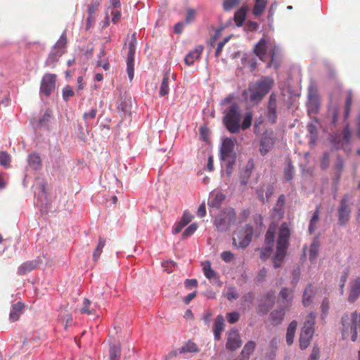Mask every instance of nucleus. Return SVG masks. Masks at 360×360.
Masks as SVG:
<instances>
[{
    "mask_svg": "<svg viewBox=\"0 0 360 360\" xmlns=\"http://www.w3.org/2000/svg\"><path fill=\"white\" fill-rule=\"evenodd\" d=\"M278 298L281 302L286 308H288L292 304L294 290L289 288H283L279 292Z\"/></svg>",
    "mask_w": 360,
    "mask_h": 360,
    "instance_id": "f3484780",
    "label": "nucleus"
},
{
    "mask_svg": "<svg viewBox=\"0 0 360 360\" xmlns=\"http://www.w3.org/2000/svg\"><path fill=\"white\" fill-rule=\"evenodd\" d=\"M242 344V340L238 331L236 329L231 330L228 333L226 347L228 349L233 351L238 349Z\"/></svg>",
    "mask_w": 360,
    "mask_h": 360,
    "instance_id": "ddd939ff",
    "label": "nucleus"
},
{
    "mask_svg": "<svg viewBox=\"0 0 360 360\" xmlns=\"http://www.w3.org/2000/svg\"><path fill=\"white\" fill-rule=\"evenodd\" d=\"M349 195H345L338 209V222L340 226H345L350 219V209L349 205Z\"/></svg>",
    "mask_w": 360,
    "mask_h": 360,
    "instance_id": "1a4fd4ad",
    "label": "nucleus"
},
{
    "mask_svg": "<svg viewBox=\"0 0 360 360\" xmlns=\"http://www.w3.org/2000/svg\"><path fill=\"white\" fill-rule=\"evenodd\" d=\"M308 98H319L318 89L315 84H311L308 88Z\"/></svg>",
    "mask_w": 360,
    "mask_h": 360,
    "instance_id": "774afa93",
    "label": "nucleus"
},
{
    "mask_svg": "<svg viewBox=\"0 0 360 360\" xmlns=\"http://www.w3.org/2000/svg\"><path fill=\"white\" fill-rule=\"evenodd\" d=\"M198 226L195 223L189 225L184 231L183 236L184 238L191 236L197 229Z\"/></svg>",
    "mask_w": 360,
    "mask_h": 360,
    "instance_id": "338daca9",
    "label": "nucleus"
},
{
    "mask_svg": "<svg viewBox=\"0 0 360 360\" xmlns=\"http://www.w3.org/2000/svg\"><path fill=\"white\" fill-rule=\"evenodd\" d=\"M224 199L225 195L221 192H218L212 195V198L209 202L208 205L210 207L219 208Z\"/></svg>",
    "mask_w": 360,
    "mask_h": 360,
    "instance_id": "473e14b6",
    "label": "nucleus"
},
{
    "mask_svg": "<svg viewBox=\"0 0 360 360\" xmlns=\"http://www.w3.org/2000/svg\"><path fill=\"white\" fill-rule=\"evenodd\" d=\"M193 216L188 211H185L181 219L179 221L174 230V233H179L182 229L191 222Z\"/></svg>",
    "mask_w": 360,
    "mask_h": 360,
    "instance_id": "bb28decb",
    "label": "nucleus"
},
{
    "mask_svg": "<svg viewBox=\"0 0 360 360\" xmlns=\"http://www.w3.org/2000/svg\"><path fill=\"white\" fill-rule=\"evenodd\" d=\"M319 214H320V207L316 206V210L311 218L309 225V231L311 234L314 232L316 229V223L319 220Z\"/></svg>",
    "mask_w": 360,
    "mask_h": 360,
    "instance_id": "c9c22d12",
    "label": "nucleus"
},
{
    "mask_svg": "<svg viewBox=\"0 0 360 360\" xmlns=\"http://www.w3.org/2000/svg\"><path fill=\"white\" fill-rule=\"evenodd\" d=\"M285 196L284 194L279 195L278 200L273 209L274 216L278 219L283 217L285 213Z\"/></svg>",
    "mask_w": 360,
    "mask_h": 360,
    "instance_id": "4be33fe9",
    "label": "nucleus"
},
{
    "mask_svg": "<svg viewBox=\"0 0 360 360\" xmlns=\"http://www.w3.org/2000/svg\"><path fill=\"white\" fill-rule=\"evenodd\" d=\"M339 106L338 105H331L328 110V115L332 118V123L335 125L338 122Z\"/></svg>",
    "mask_w": 360,
    "mask_h": 360,
    "instance_id": "a18cd8bd",
    "label": "nucleus"
},
{
    "mask_svg": "<svg viewBox=\"0 0 360 360\" xmlns=\"http://www.w3.org/2000/svg\"><path fill=\"white\" fill-rule=\"evenodd\" d=\"M290 236V231L288 224L286 222H283L279 227L276 252L272 258L274 268L281 266L283 263L288 248Z\"/></svg>",
    "mask_w": 360,
    "mask_h": 360,
    "instance_id": "f03ea898",
    "label": "nucleus"
},
{
    "mask_svg": "<svg viewBox=\"0 0 360 360\" xmlns=\"http://www.w3.org/2000/svg\"><path fill=\"white\" fill-rule=\"evenodd\" d=\"M169 73H165L162 80V83L160 88V96H165L169 93Z\"/></svg>",
    "mask_w": 360,
    "mask_h": 360,
    "instance_id": "e433bc0d",
    "label": "nucleus"
},
{
    "mask_svg": "<svg viewBox=\"0 0 360 360\" xmlns=\"http://www.w3.org/2000/svg\"><path fill=\"white\" fill-rule=\"evenodd\" d=\"M315 294V288L311 283L308 284L302 295V304L304 307H308L312 303Z\"/></svg>",
    "mask_w": 360,
    "mask_h": 360,
    "instance_id": "412c9836",
    "label": "nucleus"
},
{
    "mask_svg": "<svg viewBox=\"0 0 360 360\" xmlns=\"http://www.w3.org/2000/svg\"><path fill=\"white\" fill-rule=\"evenodd\" d=\"M267 118L268 120L274 124L277 120V98L275 93H271L268 102L267 106Z\"/></svg>",
    "mask_w": 360,
    "mask_h": 360,
    "instance_id": "4468645a",
    "label": "nucleus"
},
{
    "mask_svg": "<svg viewBox=\"0 0 360 360\" xmlns=\"http://www.w3.org/2000/svg\"><path fill=\"white\" fill-rule=\"evenodd\" d=\"M274 85V80L267 76L262 77L259 79L249 85L248 91L250 92V101L259 103L269 92Z\"/></svg>",
    "mask_w": 360,
    "mask_h": 360,
    "instance_id": "7ed1b4c3",
    "label": "nucleus"
},
{
    "mask_svg": "<svg viewBox=\"0 0 360 360\" xmlns=\"http://www.w3.org/2000/svg\"><path fill=\"white\" fill-rule=\"evenodd\" d=\"M340 330L343 340L350 338L352 342H355L360 331V313L354 311L350 315L347 313L343 314Z\"/></svg>",
    "mask_w": 360,
    "mask_h": 360,
    "instance_id": "f257e3e1",
    "label": "nucleus"
},
{
    "mask_svg": "<svg viewBox=\"0 0 360 360\" xmlns=\"http://www.w3.org/2000/svg\"><path fill=\"white\" fill-rule=\"evenodd\" d=\"M91 304V302L89 300L84 298L83 300V307L80 309L82 314H86L88 315H91L94 314L93 310L89 309V306Z\"/></svg>",
    "mask_w": 360,
    "mask_h": 360,
    "instance_id": "bf43d9fd",
    "label": "nucleus"
},
{
    "mask_svg": "<svg viewBox=\"0 0 360 360\" xmlns=\"http://www.w3.org/2000/svg\"><path fill=\"white\" fill-rule=\"evenodd\" d=\"M308 131L310 134V143L314 144L316 140V136H317V129L316 127L312 124H310L307 126Z\"/></svg>",
    "mask_w": 360,
    "mask_h": 360,
    "instance_id": "4d7b16f0",
    "label": "nucleus"
},
{
    "mask_svg": "<svg viewBox=\"0 0 360 360\" xmlns=\"http://www.w3.org/2000/svg\"><path fill=\"white\" fill-rule=\"evenodd\" d=\"M63 53L64 51L55 50L54 48H53L46 61V66H51L53 68L56 63L58 60Z\"/></svg>",
    "mask_w": 360,
    "mask_h": 360,
    "instance_id": "cd10ccee",
    "label": "nucleus"
},
{
    "mask_svg": "<svg viewBox=\"0 0 360 360\" xmlns=\"http://www.w3.org/2000/svg\"><path fill=\"white\" fill-rule=\"evenodd\" d=\"M224 319L221 314L218 315L214 319L213 331L214 339L219 340L221 338V333L224 330Z\"/></svg>",
    "mask_w": 360,
    "mask_h": 360,
    "instance_id": "5701e85b",
    "label": "nucleus"
},
{
    "mask_svg": "<svg viewBox=\"0 0 360 360\" xmlns=\"http://www.w3.org/2000/svg\"><path fill=\"white\" fill-rule=\"evenodd\" d=\"M285 315V310L283 309H275L270 314L271 321L274 324H279L283 321Z\"/></svg>",
    "mask_w": 360,
    "mask_h": 360,
    "instance_id": "72a5a7b5",
    "label": "nucleus"
},
{
    "mask_svg": "<svg viewBox=\"0 0 360 360\" xmlns=\"http://www.w3.org/2000/svg\"><path fill=\"white\" fill-rule=\"evenodd\" d=\"M56 80V75L55 74H45L41 82L40 92L46 96H50L55 89Z\"/></svg>",
    "mask_w": 360,
    "mask_h": 360,
    "instance_id": "9d476101",
    "label": "nucleus"
},
{
    "mask_svg": "<svg viewBox=\"0 0 360 360\" xmlns=\"http://www.w3.org/2000/svg\"><path fill=\"white\" fill-rule=\"evenodd\" d=\"M274 229L269 228L265 235V243L266 245H274Z\"/></svg>",
    "mask_w": 360,
    "mask_h": 360,
    "instance_id": "e2e57ef3",
    "label": "nucleus"
},
{
    "mask_svg": "<svg viewBox=\"0 0 360 360\" xmlns=\"http://www.w3.org/2000/svg\"><path fill=\"white\" fill-rule=\"evenodd\" d=\"M319 251V243L317 241H313L309 248V257L311 261H314Z\"/></svg>",
    "mask_w": 360,
    "mask_h": 360,
    "instance_id": "3c124183",
    "label": "nucleus"
},
{
    "mask_svg": "<svg viewBox=\"0 0 360 360\" xmlns=\"http://www.w3.org/2000/svg\"><path fill=\"white\" fill-rule=\"evenodd\" d=\"M314 330L302 329L300 335V347L302 349H306L310 344Z\"/></svg>",
    "mask_w": 360,
    "mask_h": 360,
    "instance_id": "aec40b11",
    "label": "nucleus"
},
{
    "mask_svg": "<svg viewBox=\"0 0 360 360\" xmlns=\"http://www.w3.org/2000/svg\"><path fill=\"white\" fill-rule=\"evenodd\" d=\"M39 263V261L37 259L25 262L18 267V274L19 275H25L37 269Z\"/></svg>",
    "mask_w": 360,
    "mask_h": 360,
    "instance_id": "6ab92c4d",
    "label": "nucleus"
},
{
    "mask_svg": "<svg viewBox=\"0 0 360 360\" xmlns=\"http://www.w3.org/2000/svg\"><path fill=\"white\" fill-rule=\"evenodd\" d=\"M226 319L229 323H235L240 319V314L238 311L229 312L226 314Z\"/></svg>",
    "mask_w": 360,
    "mask_h": 360,
    "instance_id": "0e129e2a",
    "label": "nucleus"
},
{
    "mask_svg": "<svg viewBox=\"0 0 360 360\" xmlns=\"http://www.w3.org/2000/svg\"><path fill=\"white\" fill-rule=\"evenodd\" d=\"M247 8L241 7L234 14V20L238 26H241L246 18Z\"/></svg>",
    "mask_w": 360,
    "mask_h": 360,
    "instance_id": "f704fd0d",
    "label": "nucleus"
},
{
    "mask_svg": "<svg viewBox=\"0 0 360 360\" xmlns=\"http://www.w3.org/2000/svg\"><path fill=\"white\" fill-rule=\"evenodd\" d=\"M196 17V11L193 8H188L186 10V17H185V22L188 25L193 22L195 20Z\"/></svg>",
    "mask_w": 360,
    "mask_h": 360,
    "instance_id": "603ef678",
    "label": "nucleus"
},
{
    "mask_svg": "<svg viewBox=\"0 0 360 360\" xmlns=\"http://www.w3.org/2000/svg\"><path fill=\"white\" fill-rule=\"evenodd\" d=\"M297 323L296 321H292L289 324L287 333H286V342L288 345H290L292 344L294 340V337L295 334V331L297 329Z\"/></svg>",
    "mask_w": 360,
    "mask_h": 360,
    "instance_id": "c756f323",
    "label": "nucleus"
},
{
    "mask_svg": "<svg viewBox=\"0 0 360 360\" xmlns=\"http://www.w3.org/2000/svg\"><path fill=\"white\" fill-rule=\"evenodd\" d=\"M136 33L132 34L131 39L129 44V50H128V56H127V64H134V55L136 45Z\"/></svg>",
    "mask_w": 360,
    "mask_h": 360,
    "instance_id": "393cba45",
    "label": "nucleus"
},
{
    "mask_svg": "<svg viewBox=\"0 0 360 360\" xmlns=\"http://www.w3.org/2000/svg\"><path fill=\"white\" fill-rule=\"evenodd\" d=\"M316 314L313 312L309 314L304 321L302 329L314 330V326L315 324Z\"/></svg>",
    "mask_w": 360,
    "mask_h": 360,
    "instance_id": "37998d69",
    "label": "nucleus"
},
{
    "mask_svg": "<svg viewBox=\"0 0 360 360\" xmlns=\"http://www.w3.org/2000/svg\"><path fill=\"white\" fill-rule=\"evenodd\" d=\"M68 42L66 33L64 32L59 39L56 42L53 46L55 50L63 51V49L65 48L66 44Z\"/></svg>",
    "mask_w": 360,
    "mask_h": 360,
    "instance_id": "de8ad7c7",
    "label": "nucleus"
},
{
    "mask_svg": "<svg viewBox=\"0 0 360 360\" xmlns=\"http://www.w3.org/2000/svg\"><path fill=\"white\" fill-rule=\"evenodd\" d=\"M24 304L18 302L13 304L9 314V318L11 321H18L20 318V315L22 312Z\"/></svg>",
    "mask_w": 360,
    "mask_h": 360,
    "instance_id": "a878e982",
    "label": "nucleus"
},
{
    "mask_svg": "<svg viewBox=\"0 0 360 360\" xmlns=\"http://www.w3.org/2000/svg\"><path fill=\"white\" fill-rule=\"evenodd\" d=\"M268 48V41L265 38H262L259 41L255 44L254 47V53L259 58L262 62L267 63V68H270L271 66H274L276 68H278V64L275 63V57L278 52V48L274 46V48L270 50V60L267 61L266 58V54Z\"/></svg>",
    "mask_w": 360,
    "mask_h": 360,
    "instance_id": "39448f33",
    "label": "nucleus"
},
{
    "mask_svg": "<svg viewBox=\"0 0 360 360\" xmlns=\"http://www.w3.org/2000/svg\"><path fill=\"white\" fill-rule=\"evenodd\" d=\"M105 245V240L103 239L101 237H99L98 243L93 253V259L96 262L99 259L100 255L103 252V249Z\"/></svg>",
    "mask_w": 360,
    "mask_h": 360,
    "instance_id": "ea45409f",
    "label": "nucleus"
},
{
    "mask_svg": "<svg viewBox=\"0 0 360 360\" xmlns=\"http://www.w3.org/2000/svg\"><path fill=\"white\" fill-rule=\"evenodd\" d=\"M353 102V91L348 90L346 92L345 105L344 109V119L346 120L349 115L351 107Z\"/></svg>",
    "mask_w": 360,
    "mask_h": 360,
    "instance_id": "c85d7f7f",
    "label": "nucleus"
},
{
    "mask_svg": "<svg viewBox=\"0 0 360 360\" xmlns=\"http://www.w3.org/2000/svg\"><path fill=\"white\" fill-rule=\"evenodd\" d=\"M199 351L198 345L191 342V340L188 341L185 343L180 349V353H186V352H198Z\"/></svg>",
    "mask_w": 360,
    "mask_h": 360,
    "instance_id": "4c0bfd02",
    "label": "nucleus"
},
{
    "mask_svg": "<svg viewBox=\"0 0 360 360\" xmlns=\"http://www.w3.org/2000/svg\"><path fill=\"white\" fill-rule=\"evenodd\" d=\"M231 36L226 37L222 41H219L215 51V56L219 57L223 50L224 45L230 40Z\"/></svg>",
    "mask_w": 360,
    "mask_h": 360,
    "instance_id": "052dcab7",
    "label": "nucleus"
},
{
    "mask_svg": "<svg viewBox=\"0 0 360 360\" xmlns=\"http://www.w3.org/2000/svg\"><path fill=\"white\" fill-rule=\"evenodd\" d=\"M254 164L252 161H249L248 163L246 165V169L245 171V174L240 178V182L243 185L246 186L248 179L250 176V174L252 173V170L253 169Z\"/></svg>",
    "mask_w": 360,
    "mask_h": 360,
    "instance_id": "79ce46f5",
    "label": "nucleus"
},
{
    "mask_svg": "<svg viewBox=\"0 0 360 360\" xmlns=\"http://www.w3.org/2000/svg\"><path fill=\"white\" fill-rule=\"evenodd\" d=\"M28 164L33 169L37 170L41 167V160L37 153H31L28 156Z\"/></svg>",
    "mask_w": 360,
    "mask_h": 360,
    "instance_id": "7c9ffc66",
    "label": "nucleus"
},
{
    "mask_svg": "<svg viewBox=\"0 0 360 360\" xmlns=\"http://www.w3.org/2000/svg\"><path fill=\"white\" fill-rule=\"evenodd\" d=\"M241 119V111L238 103H232L224 110L222 123L231 134L240 131Z\"/></svg>",
    "mask_w": 360,
    "mask_h": 360,
    "instance_id": "20e7f679",
    "label": "nucleus"
},
{
    "mask_svg": "<svg viewBox=\"0 0 360 360\" xmlns=\"http://www.w3.org/2000/svg\"><path fill=\"white\" fill-rule=\"evenodd\" d=\"M275 295L272 292H269L262 300L261 303L256 308V312L259 316L266 314L269 309L274 306Z\"/></svg>",
    "mask_w": 360,
    "mask_h": 360,
    "instance_id": "9b49d317",
    "label": "nucleus"
},
{
    "mask_svg": "<svg viewBox=\"0 0 360 360\" xmlns=\"http://www.w3.org/2000/svg\"><path fill=\"white\" fill-rule=\"evenodd\" d=\"M236 144V139L233 137H228L224 139L221 148V155L223 160L230 157Z\"/></svg>",
    "mask_w": 360,
    "mask_h": 360,
    "instance_id": "dca6fc26",
    "label": "nucleus"
},
{
    "mask_svg": "<svg viewBox=\"0 0 360 360\" xmlns=\"http://www.w3.org/2000/svg\"><path fill=\"white\" fill-rule=\"evenodd\" d=\"M240 0H224L223 2V8L225 11H230L238 6Z\"/></svg>",
    "mask_w": 360,
    "mask_h": 360,
    "instance_id": "6e6d98bb",
    "label": "nucleus"
},
{
    "mask_svg": "<svg viewBox=\"0 0 360 360\" xmlns=\"http://www.w3.org/2000/svg\"><path fill=\"white\" fill-rule=\"evenodd\" d=\"M202 271L205 277L214 283L219 281L217 273L212 269L211 263L210 261H206L202 267Z\"/></svg>",
    "mask_w": 360,
    "mask_h": 360,
    "instance_id": "b1692460",
    "label": "nucleus"
},
{
    "mask_svg": "<svg viewBox=\"0 0 360 360\" xmlns=\"http://www.w3.org/2000/svg\"><path fill=\"white\" fill-rule=\"evenodd\" d=\"M274 245H266L265 247L262 248L260 252V259L263 261L266 260L271 255Z\"/></svg>",
    "mask_w": 360,
    "mask_h": 360,
    "instance_id": "864d4df0",
    "label": "nucleus"
},
{
    "mask_svg": "<svg viewBox=\"0 0 360 360\" xmlns=\"http://www.w3.org/2000/svg\"><path fill=\"white\" fill-rule=\"evenodd\" d=\"M360 297V277L351 279L348 284V297L349 303L355 302Z\"/></svg>",
    "mask_w": 360,
    "mask_h": 360,
    "instance_id": "f8f14e48",
    "label": "nucleus"
},
{
    "mask_svg": "<svg viewBox=\"0 0 360 360\" xmlns=\"http://www.w3.org/2000/svg\"><path fill=\"white\" fill-rule=\"evenodd\" d=\"M236 213L233 208H226L217 214L214 220V226L218 231H227L236 221Z\"/></svg>",
    "mask_w": 360,
    "mask_h": 360,
    "instance_id": "423d86ee",
    "label": "nucleus"
},
{
    "mask_svg": "<svg viewBox=\"0 0 360 360\" xmlns=\"http://www.w3.org/2000/svg\"><path fill=\"white\" fill-rule=\"evenodd\" d=\"M100 1L98 0L92 1L89 6H88V14L90 15H96V13L98 10V8L100 6Z\"/></svg>",
    "mask_w": 360,
    "mask_h": 360,
    "instance_id": "69168bd1",
    "label": "nucleus"
},
{
    "mask_svg": "<svg viewBox=\"0 0 360 360\" xmlns=\"http://www.w3.org/2000/svg\"><path fill=\"white\" fill-rule=\"evenodd\" d=\"M253 235V227L250 224H246L236 235L233 238V245L240 248H245L250 243Z\"/></svg>",
    "mask_w": 360,
    "mask_h": 360,
    "instance_id": "0eeeda50",
    "label": "nucleus"
},
{
    "mask_svg": "<svg viewBox=\"0 0 360 360\" xmlns=\"http://www.w3.org/2000/svg\"><path fill=\"white\" fill-rule=\"evenodd\" d=\"M295 168L290 163L284 169V175L286 181H291L294 176Z\"/></svg>",
    "mask_w": 360,
    "mask_h": 360,
    "instance_id": "5fc2aeb1",
    "label": "nucleus"
},
{
    "mask_svg": "<svg viewBox=\"0 0 360 360\" xmlns=\"http://www.w3.org/2000/svg\"><path fill=\"white\" fill-rule=\"evenodd\" d=\"M255 349V342L254 341H248L245 346L243 347V349L241 352L242 355L243 356V358L245 359H248L250 354H252Z\"/></svg>",
    "mask_w": 360,
    "mask_h": 360,
    "instance_id": "58836bf2",
    "label": "nucleus"
},
{
    "mask_svg": "<svg viewBox=\"0 0 360 360\" xmlns=\"http://www.w3.org/2000/svg\"><path fill=\"white\" fill-rule=\"evenodd\" d=\"M320 106L319 98H308L307 108L309 112L316 113Z\"/></svg>",
    "mask_w": 360,
    "mask_h": 360,
    "instance_id": "a19ab883",
    "label": "nucleus"
},
{
    "mask_svg": "<svg viewBox=\"0 0 360 360\" xmlns=\"http://www.w3.org/2000/svg\"><path fill=\"white\" fill-rule=\"evenodd\" d=\"M254 6L252 9V13L256 15H260L265 10L267 4V0H253Z\"/></svg>",
    "mask_w": 360,
    "mask_h": 360,
    "instance_id": "2f4dec72",
    "label": "nucleus"
},
{
    "mask_svg": "<svg viewBox=\"0 0 360 360\" xmlns=\"http://www.w3.org/2000/svg\"><path fill=\"white\" fill-rule=\"evenodd\" d=\"M74 94V91L70 85H66L63 89V98L64 101H68L70 97H72Z\"/></svg>",
    "mask_w": 360,
    "mask_h": 360,
    "instance_id": "680f3d73",
    "label": "nucleus"
},
{
    "mask_svg": "<svg viewBox=\"0 0 360 360\" xmlns=\"http://www.w3.org/2000/svg\"><path fill=\"white\" fill-rule=\"evenodd\" d=\"M252 122V114L251 112H246L242 122H240V129L246 130L249 129Z\"/></svg>",
    "mask_w": 360,
    "mask_h": 360,
    "instance_id": "c03bdc74",
    "label": "nucleus"
},
{
    "mask_svg": "<svg viewBox=\"0 0 360 360\" xmlns=\"http://www.w3.org/2000/svg\"><path fill=\"white\" fill-rule=\"evenodd\" d=\"M120 353L121 349L120 347L115 345H110L109 350V356L110 360H119Z\"/></svg>",
    "mask_w": 360,
    "mask_h": 360,
    "instance_id": "49530a36",
    "label": "nucleus"
},
{
    "mask_svg": "<svg viewBox=\"0 0 360 360\" xmlns=\"http://www.w3.org/2000/svg\"><path fill=\"white\" fill-rule=\"evenodd\" d=\"M274 193V187L271 185L263 184L259 186L256 190L257 198L262 202H269Z\"/></svg>",
    "mask_w": 360,
    "mask_h": 360,
    "instance_id": "2eb2a0df",
    "label": "nucleus"
},
{
    "mask_svg": "<svg viewBox=\"0 0 360 360\" xmlns=\"http://www.w3.org/2000/svg\"><path fill=\"white\" fill-rule=\"evenodd\" d=\"M276 138L272 131H265L261 138L259 145V153L262 155L264 156L270 152L274 144L276 143Z\"/></svg>",
    "mask_w": 360,
    "mask_h": 360,
    "instance_id": "6e6552de",
    "label": "nucleus"
},
{
    "mask_svg": "<svg viewBox=\"0 0 360 360\" xmlns=\"http://www.w3.org/2000/svg\"><path fill=\"white\" fill-rule=\"evenodd\" d=\"M0 165L6 168L10 167L11 157L9 154L6 151L0 152Z\"/></svg>",
    "mask_w": 360,
    "mask_h": 360,
    "instance_id": "8fccbe9b",
    "label": "nucleus"
},
{
    "mask_svg": "<svg viewBox=\"0 0 360 360\" xmlns=\"http://www.w3.org/2000/svg\"><path fill=\"white\" fill-rule=\"evenodd\" d=\"M202 51L203 46H197L193 50L191 51L186 55L184 58L185 63L188 66L192 65L195 60L200 58Z\"/></svg>",
    "mask_w": 360,
    "mask_h": 360,
    "instance_id": "a211bd4d",
    "label": "nucleus"
},
{
    "mask_svg": "<svg viewBox=\"0 0 360 360\" xmlns=\"http://www.w3.org/2000/svg\"><path fill=\"white\" fill-rule=\"evenodd\" d=\"M254 300V295L252 292H248L244 295L241 298L242 307L250 308Z\"/></svg>",
    "mask_w": 360,
    "mask_h": 360,
    "instance_id": "09e8293b",
    "label": "nucleus"
},
{
    "mask_svg": "<svg viewBox=\"0 0 360 360\" xmlns=\"http://www.w3.org/2000/svg\"><path fill=\"white\" fill-rule=\"evenodd\" d=\"M238 297V294L236 291V287L231 285L229 286L227 289L226 298L231 301L233 300H236Z\"/></svg>",
    "mask_w": 360,
    "mask_h": 360,
    "instance_id": "13d9d810",
    "label": "nucleus"
}]
</instances>
